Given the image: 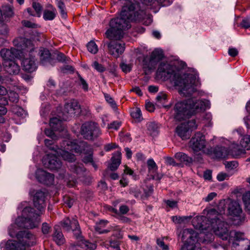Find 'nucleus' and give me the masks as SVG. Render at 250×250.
Segmentation results:
<instances>
[{
    "mask_svg": "<svg viewBox=\"0 0 250 250\" xmlns=\"http://www.w3.org/2000/svg\"><path fill=\"white\" fill-rule=\"evenodd\" d=\"M241 26L245 28H248L250 27V19L247 18L243 20L241 23Z\"/></svg>",
    "mask_w": 250,
    "mask_h": 250,
    "instance_id": "obj_64",
    "label": "nucleus"
},
{
    "mask_svg": "<svg viewBox=\"0 0 250 250\" xmlns=\"http://www.w3.org/2000/svg\"><path fill=\"white\" fill-rule=\"evenodd\" d=\"M14 226H11L9 229V235L13 237L16 236L18 242L9 241L6 246L10 250H23L25 247H30L35 245L37 243L36 237L29 231H20L16 233L14 230Z\"/></svg>",
    "mask_w": 250,
    "mask_h": 250,
    "instance_id": "obj_6",
    "label": "nucleus"
},
{
    "mask_svg": "<svg viewBox=\"0 0 250 250\" xmlns=\"http://www.w3.org/2000/svg\"><path fill=\"white\" fill-rule=\"evenodd\" d=\"M240 145L243 148L232 150V154L236 158L244 155L246 153V149L250 150V136H244L240 141Z\"/></svg>",
    "mask_w": 250,
    "mask_h": 250,
    "instance_id": "obj_20",
    "label": "nucleus"
},
{
    "mask_svg": "<svg viewBox=\"0 0 250 250\" xmlns=\"http://www.w3.org/2000/svg\"><path fill=\"white\" fill-rule=\"evenodd\" d=\"M93 66L99 72H103L105 69L102 64H99L97 62H94L93 63Z\"/></svg>",
    "mask_w": 250,
    "mask_h": 250,
    "instance_id": "obj_60",
    "label": "nucleus"
},
{
    "mask_svg": "<svg viewBox=\"0 0 250 250\" xmlns=\"http://www.w3.org/2000/svg\"><path fill=\"white\" fill-rule=\"evenodd\" d=\"M147 164L148 170L150 173H153L157 170V166L153 159H149L147 160Z\"/></svg>",
    "mask_w": 250,
    "mask_h": 250,
    "instance_id": "obj_39",
    "label": "nucleus"
},
{
    "mask_svg": "<svg viewBox=\"0 0 250 250\" xmlns=\"http://www.w3.org/2000/svg\"><path fill=\"white\" fill-rule=\"evenodd\" d=\"M50 126L55 130L62 131L63 130L62 120L57 117L52 118L50 119Z\"/></svg>",
    "mask_w": 250,
    "mask_h": 250,
    "instance_id": "obj_31",
    "label": "nucleus"
},
{
    "mask_svg": "<svg viewBox=\"0 0 250 250\" xmlns=\"http://www.w3.org/2000/svg\"><path fill=\"white\" fill-rule=\"evenodd\" d=\"M182 239L184 242L181 250H201L197 233L192 229H185L182 232Z\"/></svg>",
    "mask_w": 250,
    "mask_h": 250,
    "instance_id": "obj_9",
    "label": "nucleus"
},
{
    "mask_svg": "<svg viewBox=\"0 0 250 250\" xmlns=\"http://www.w3.org/2000/svg\"><path fill=\"white\" fill-rule=\"evenodd\" d=\"M13 44L15 47L11 49L3 48L1 50L0 54L3 60V62L11 61L15 58L21 59L25 51H31L33 49L32 42L27 39L18 37L13 41Z\"/></svg>",
    "mask_w": 250,
    "mask_h": 250,
    "instance_id": "obj_5",
    "label": "nucleus"
},
{
    "mask_svg": "<svg viewBox=\"0 0 250 250\" xmlns=\"http://www.w3.org/2000/svg\"><path fill=\"white\" fill-rule=\"evenodd\" d=\"M81 112L80 106L76 100H71L64 105L62 118L63 120H67L69 117L79 114Z\"/></svg>",
    "mask_w": 250,
    "mask_h": 250,
    "instance_id": "obj_16",
    "label": "nucleus"
},
{
    "mask_svg": "<svg viewBox=\"0 0 250 250\" xmlns=\"http://www.w3.org/2000/svg\"><path fill=\"white\" fill-rule=\"evenodd\" d=\"M21 23L23 25L28 28H36L38 27V24L26 20L22 21Z\"/></svg>",
    "mask_w": 250,
    "mask_h": 250,
    "instance_id": "obj_51",
    "label": "nucleus"
},
{
    "mask_svg": "<svg viewBox=\"0 0 250 250\" xmlns=\"http://www.w3.org/2000/svg\"><path fill=\"white\" fill-rule=\"evenodd\" d=\"M40 62L43 65H47L51 62V54L49 50L45 48H41L40 51Z\"/></svg>",
    "mask_w": 250,
    "mask_h": 250,
    "instance_id": "obj_26",
    "label": "nucleus"
},
{
    "mask_svg": "<svg viewBox=\"0 0 250 250\" xmlns=\"http://www.w3.org/2000/svg\"><path fill=\"white\" fill-rule=\"evenodd\" d=\"M210 104L208 100H197L193 98L178 101L174 106L172 115L175 120L181 121L189 118L197 112L209 108Z\"/></svg>",
    "mask_w": 250,
    "mask_h": 250,
    "instance_id": "obj_4",
    "label": "nucleus"
},
{
    "mask_svg": "<svg viewBox=\"0 0 250 250\" xmlns=\"http://www.w3.org/2000/svg\"><path fill=\"white\" fill-rule=\"evenodd\" d=\"M191 216H173L172 220L175 223H181L187 219H190Z\"/></svg>",
    "mask_w": 250,
    "mask_h": 250,
    "instance_id": "obj_48",
    "label": "nucleus"
},
{
    "mask_svg": "<svg viewBox=\"0 0 250 250\" xmlns=\"http://www.w3.org/2000/svg\"><path fill=\"white\" fill-rule=\"evenodd\" d=\"M147 129L151 135H156L158 134V126L154 123H149L147 124Z\"/></svg>",
    "mask_w": 250,
    "mask_h": 250,
    "instance_id": "obj_40",
    "label": "nucleus"
},
{
    "mask_svg": "<svg viewBox=\"0 0 250 250\" xmlns=\"http://www.w3.org/2000/svg\"><path fill=\"white\" fill-rule=\"evenodd\" d=\"M58 151H55L54 153H51L45 155L42 160V164L44 167L52 170H58L62 168V164L60 159L56 156V155H61L60 151H62L60 149H58Z\"/></svg>",
    "mask_w": 250,
    "mask_h": 250,
    "instance_id": "obj_10",
    "label": "nucleus"
},
{
    "mask_svg": "<svg viewBox=\"0 0 250 250\" xmlns=\"http://www.w3.org/2000/svg\"><path fill=\"white\" fill-rule=\"evenodd\" d=\"M156 74L164 81L169 80L172 84L178 87L181 96H190L196 90L195 86L198 85V80L195 75L185 74L168 63H161Z\"/></svg>",
    "mask_w": 250,
    "mask_h": 250,
    "instance_id": "obj_2",
    "label": "nucleus"
},
{
    "mask_svg": "<svg viewBox=\"0 0 250 250\" xmlns=\"http://www.w3.org/2000/svg\"><path fill=\"white\" fill-rule=\"evenodd\" d=\"M111 164L109 167L112 171H114L117 169L121 162V152L120 151L115 152L111 158Z\"/></svg>",
    "mask_w": 250,
    "mask_h": 250,
    "instance_id": "obj_27",
    "label": "nucleus"
},
{
    "mask_svg": "<svg viewBox=\"0 0 250 250\" xmlns=\"http://www.w3.org/2000/svg\"><path fill=\"white\" fill-rule=\"evenodd\" d=\"M129 210V208L127 206L122 205L120 207L119 213L122 215L125 214L128 212Z\"/></svg>",
    "mask_w": 250,
    "mask_h": 250,
    "instance_id": "obj_61",
    "label": "nucleus"
},
{
    "mask_svg": "<svg viewBox=\"0 0 250 250\" xmlns=\"http://www.w3.org/2000/svg\"><path fill=\"white\" fill-rule=\"evenodd\" d=\"M229 213L233 217L234 224L240 225L245 220V217L239 204L236 201H231L228 207Z\"/></svg>",
    "mask_w": 250,
    "mask_h": 250,
    "instance_id": "obj_14",
    "label": "nucleus"
},
{
    "mask_svg": "<svg viewBox=\"0 0 250 250\" xmlns=\"http://www.w3.org/2000/svg\"><path fill=\"white\" fill-rule=\"evenodd\" d=\"M54 229V232L52 235L53 240L58 245L63 244L65 242V239L59 226H55Z\"/></svg>",
    "mask_w": 250,
    "mask_h": 250,
    "instance_id": "obj_25",
    "label": "nucleus"
},
{
    "mask_svg": "<svg viewBox=\"0 0 250 250\" xmlns=\"http://www.w3.org/2000/svg\"><path fill=\"white\" fill-rule=\"evenodd\" d=\"M247 181L250 184V178L247 179ZM246 211L250 214V191L246 192L242 197Z\"/></svg>",
    "mask_w": 250,
    "mask_h": 250,
    "instance_id": "obj_32",
    "label": "nucleus"
},
{
    "mask_svg": "<svg viewBox=\"0 0 250 250\" xmlns=\"http://www.w3.org/2000/svg\"><path fill=\"white\" fill-rule=\"evenodd\" d=\"M111 164L109 167L112 171H114L117 169L121 162V152L120 151L115 152L111 158Z\"/></svg>",
    "mask_w": 250,
    "mask_h": 250,
    "instance_id": "obj_28",
    "label": "nucleus"
},
{
    "mask_svg": "<svg viewBox=\"0 0 250 250\" xmlns=\"http://www.w3.org/2000/svg\"><path fill=\"white\" fill-rule=\"evenodd\" d=\"M225 208L218 213L214 209H210L207 217L196 216L192 220L194 228L201 231L200 241L208 243L214 240L213 233L222 240H229L232 250H250V241L245 237L242 232L229 231V225L224 221L222 214Z\"/></svg>",
    "mask_w": 250,
    "mask_h": 250,
    "instance_id": "obj_1",
    "label": "nucleus"
},
{
    "mask_svg": "<svg viewBox=\"0 0 250 250\" xmlns=\"http://www.w3.org/2000/svg\"><path fill=\"white\" fill-rule=\"evenodd\" d=\"M57 5L60 9V13L62 18L65 19L67 14L65 10V6L62 0H56Z\"/></svg>",
    "mask_w": 250,
    "mask_h": 250,
    "instance_id": "obj_35",
    "label": "nucleus"
},
{
    "mask_svg": "<svg viewBox=\"0 0 250 250\" xmlns=\"http://www.w3.org/2000/svg\"><path fill=\"white\" fill-rule=\"evenodd\" d=\"M104 98L106 101L109 103L113 108H116V105L113 99L107 94H104Z\"/></svg>",
    "mask_w": 250,
    "mask_h": 250,
    "instance_id": "obj_55",
    "label": "nucleus"
},
{
    "mask_svg": "<svg viewBox=\"0 0 250 250\" xmlns=\"http://www.w3.org/2000/svg\"><path fill=\"white\" fill-rule=\"evenodd\" d=\"M96 248L95 244L90 243L83 239H80L77 245H72L69 248L70 250H81L80 248L86 250H94Z\"/></svg>",
    "mask_w": 250,
    "mask_h": 250,
    "instance_id": "obj_21",
    "label": "nucleus"
},
{
    "mask_svg": "<svg viewBox=\"0 0 250 250\" xmlns=\"http://www.w3.org/2000/svg\"><path fill=\"white\" fill-rule=\"evenodd\" d=\"M175 158L181 162L190 163L192 161V159L190 157L183 152L176 153Z\"/></svg>",
    "mask_w": 250,
    "mask_h": 250,
    "instance_id": "obj_34",
    "label": "nucleus"
},
{
    "mask_svg": "<svg viewBox=\"0 0 250 250\" xmlns=\"http://www.w3.org/2000/svg\"><path fill=\"white\" fill-rule=\"evenodd\" d=\"M120 67L124 72L127 73L131 71L132 65L130 64H127L125 62H122L120 64Z\"/></svg>",
    "mask_w": 250,
    "mask_h": 250,
    "instance_id": "obj_49",
    "label": "nucleus"
},
{
    "mask_svg": "<svg viewBox=\"0 0 250 250\" xmlns=\"http://www.w3.org/2000/svg\"><path fill=\"white\" fill-rule=\"evenodd\" d=\"M167 96L166 94L164 93H160L156 97V99L158 101L160 102H163L167 100Z\"/></svg>",
    "mask_w": 250,
    "mask_h": 250,
    "instance_id": "obj_63",
    "label": "nucleus"
},
{
    "mask_svg": "<svg viewBox=\"0 0 250 250\" xmlns=\"http://www.w3.org/2000/svg\"><path fill=\"white\" fill-rule=\"evenodd\" d=\"M121 125V122L119 121H114L108 125V129H114L117 130Z\"/></svg>",
    "mask_w": 250,
    "mask_h": 250,
    "instance_id": "obj_53",
    "label": "nucleus"
},
{
    "mask_svg": "<svg viewBox=\"0 0 250 250\" xmlns=\"http://www.w3.org/2000/svg\"><path fill=\"white\" fill-rule=\"evenodd\" d=\"M130 114L133 118L137 120L138 121H140L143 119L141 111L139 108L136 107L133 108L131 110Z\"/></svg>",
    "mask_w": 250,
    "mask_h": 250,
    "instance_id": "obj_36",
    "label": "nucleus"
},
{
    "mask_svg": "<svg viewBox=\"0 0 250 250\" xmlns=\"http://www.w3.org/2000/svg\"><path fill=\"white\" fill-rule=\"evenodd\" d=\"M79 78L80 80V84L82 86V88L84 91H87L88 89V84L81 76H79Z\"/></svg>",
    "mask_w": 250,
    "mask_h": 250,
    "instance_id": "obj_54",
    "label": "nucleus"
},
{
    "mask_svg": "<svg viewBox=\"0 0 250 250\" xmlns=\"http://www.w3.org/2000/svg\"><path fill=\"white\" fill-rule=\"evenodd\" d=\"M176 133L183 140H186L189 138L191 132L185 124H182L178 125L176 129Z\"/></svg>",
    "mask_w": 250,
    "mask_h": 250,
    "instance_id": "obj_24",
    "label": "nucleus"
},
{
    "mask_svg": "<svg viewBox=\"0 0 250 250\" xmlns=\"http://www.w3.org/2000/svg\"><path fill=\"white\" fill-rule=\"evenodd\" d=\"M3 15L5 17H11L14 15L13 8L10 6L5 5L2 7Z\"/></svg>",
    "mask_w": 250,
    "mask_h": 250,
    "instance_id": "obj_38",
    "label": "nucleus"
},
{
    "mask_svg": "<svg viewBox=\"0 0 250 250\" xmlns=\"http://www.w3.org/2000/svg\"><path fill=\"white\" fill-rule=\"evenodd\" d=\"M189 146L194 152L202 151L208 154L212 153L211 151L204 150L206 146V142L205 136L200 132L196 133L191 138Z\"/></svg>",
    "mask_w": 250,
    "mask_h": 250,
    "instance_id": "obj_12",
    "label": "nucleus"
},
{
    "mask_svg": "<svg viewBox=\"0 0 250 250\" xmlns=\"http://www.w3.org/2000/svg\"><path fill=\"white\" fill-rule=\"evenodd\" d=\"M12 111L17 116L22 118L25 117L27 115L26 112L23 108L17 105L13 107Z\"/></svg>",
    "mask_w": 250,
    "mask_h": 250,
    "instance_id": "obj_37",
    "label": "nucleus"
},
{
    "mask_svg": "<svg viewBox=\"0 0 250 250\" xmlns=\"http://www.w3.org/2000/svg\"><path fill=\"white\" fill-rule=\"evenodd\" d=\"M23 15L24 18H28L29 16H35L36 14L34 13L31 8H28L26 9V11H24Z\"/></svg>",
    "mask_w": 250,
    "mask_h": 250,
    "instance_id": "obj_56",
    "label": "nucleus"
},
{
    "mask_svg": "<svg viewBox=\"0 0 250 250\" xmlns=\"http://www.w3.org/2000/svg\"><path fill=\"white\" fill-rule=\"evenodd\" d=\"M70 170L76 174L78 178L84 176L85 168L82 164L77 163L70 166Z\"/></svg>",
    "mask_w": 250,
    "mask_h": 250,
    "instance_id": "obj_30",
    "label": "nucleus"
},
{
    "mask_svg": "<svg viewBox=\"0 0 250 250\" xmlns=\"http://www.w3.org/2000/svg\"><path fill=\"white\" fill-rule=\"evenodd\" d=\"M8 33V28L7 25L4 23L1 20L0 21V34L6 35Z\"/></svg>",
    "mask_w": 250,
    "mask_h": 250,
    "instance_id": "obj_46",
    "label": "nucleus"
},
{
    "mask_svg": "<svg viewBox=\"0 0 250 250\" xmlns=\"http://www.w3.org/2000/svg\"><path fill=\"white\" fill-rule=\"evenodd\" d=\"M162 53L161 50L158 49L154 50L151 53V60H159L162 58Z\"/></svg>",
    "mask_w": 250,
    "mask_h": 250,
    "instance_id": "obj_45",
    "label": "nucleus"
},
{
    "mask_svg": "<svg viewBox=\"0 0 250 250\" xmlns=\"http://www.w3.org/2000/svg\"><path fill=\"white\" fill-rule=\"evenodd\" d=\"M157 244L159 246V250H169L168 246L166 244L162 239H158Z\"/></svg>",
    "mask_w": 250,
    "mask_h": 250,
    "instance_id": "obj_47",
    "label": "nucleus"
},
{
    "mask_svg": "<svg viewBox=\"0 0 250 250\" xmlns=\"http://www.w3.org/2000/svg\"><path fill=\"white\" fill-rule=\"evenodd\" d=\"M9 100L14 103H16L18 101V95L14 92H10L8 94Z\"/></svg>",
    "mask_w": 250,
    "mask_h": 250,
    "instance_id": "obj_52",
    "label": "nucleus"
},
{
    "mask_svg": "<svg viewBox=\"0 0 250 250\" xmlns=\"http://www.w3.org/2000/svg\"><path fill=\"white\" fill-rule=\"evenodd\" d=\"M229 150L227 148L223 146H217L212 151L214 156L218 159H222L226 157L229 154Z\"/></svg>",
    "mask_w": 250,
    "mask_h": 250,
    "instance_id": "obj_29",
    "label": "nucleus"
},
{
    "mask_svg": "<svg viewBox=\"0 0 250 250\" xmlns=\"http://www.w3.org/2000/svg\"><path fill=\"white\" fill-rule=\"evenodd\" d=\"M225 166L227 168L232 169L237 167L238 163L236 161H230L227 162Z\"/></svg>",
    "mask_w": 250,
    "mask_h": 250,
    "instance_id": "obj_58",
    "label": "nucleus"
},
{
    "mask_svg": "<svg viewBox=\"0 0 250 250\" xmlns=\"http://www.w3.org/2000/svg\"><path fill=\"white\" fill-rule=\"evenodd\" d=\"M123 36L119 39H110L111 41L107 43L109 53L115 58H118L125 51V44L124 42L118 41Z\"/></svg>",
    "mask_w": 250,
    "mask_h": 250,
    "instance_id": "obj_15",
    "label": "nucleus"
},
{
    "mask_svg": "<svg viewBox=\"0 0 250 250\" xmlns=\"http://www.w3.org/2000/svg\"><path fill=\"white\" fill-rule=\"evenodd\" d=\"M32 7L35 10L37 16L39 17H41L42 9L41 4L39 2L34 1L32 3Z\"/></svg>",
    "mask_w": 250,
    "mask_h": 250,
    "instance_id": "obj_43",
    "label": "nucleus"
},
{
    "mask_svg": "<svg viewBox=\"0 0 250 250\" xmlns=\"http://www.w3.org/2000/svg\"><path fill=\"white\" fill-rule=\"evenodd\" d=\"M166 163L167 165L176 166L177 164L175 162L174 159L171 157H167L165 158Z\"/></svg>",
    "mask_w": 250,
    "mask_h": 250,
    "instance_id": "obj_62",
    "label": "nucleus"
},
{
    "mask_svg": "<svg viewBox=\"0 0 250 250\" xmlns=\"http://www.w3.org/2000/svg\"><path fill=\"white\" fill-rule=\"evenodd\" d=\"M83 153L87 155L83 158V161L85 164L91 163L93 167L96 168L97 166L93 161L92 148L91 147V150H85Z\"/></svg>",
    "mask_w": 250,
    "mask_h": 250,
    "instance_id": "obj_33",
    "label": "nucleus"
},
{
    "mask_svg": "<svg viewBox=\"0 0 250 250\" xmlns=\"http://www.w3.org/2000/svg\"><path fill=\"white\" fill-rule=\"evenodd\" d=\"M43 13V18L45 21H52L57 15V10L52 5L48 4L46 6Z\"/></svg>",
    "mask_w": 250,
    "mask_h": 250,
    "instance_id": "obj_23",
    "label": "nucleus"
},
{
    "mask_svg": "<svg viewBox=\"0 0 250 250\" xmlns=\"http://www.w3.org/2000/svg\"><path fill=\"white\" fill-rule=\"evenodd\" d=\"M107 221H102L100 222L99 225H97L95 229L96 230L99 232V233H106L107 232V230L104 229L102 230L100 228L101 227H104L105 225V224L107 223Z\"/></svg>",
    "mask_w": 250,
    "mask_h": 250,
    "instance_id": "obj_50",
    "label": "nucleus"
},
{
    "mask_svg": "<svg viewBox=\"0 0 250 250\" xmlns=\"http://www.w3.org/2000/svg\"><path fill=\"white\" fill-rule=\"evenodd\" d=\"M40 222V213H36L33 208L26 207L22 210L21 215L16 219L15 225L21 228L32 229L37 227Z\"/></svg>",
    "mask_w": 250,
    "mask_h": 250,
    "instance_id": "obj_8",
    "label": "nucleus"
},
{
    "mask_svg": "<svg viewBox=\"0 0 250 250\" xmlns=\"http://www.w3.org/2000/svg\"><path fill=\"white\" fill-rule=\"evenodd\" d=\"M35 47L33 44V49L31 51H25L22 57L20 59L21 61V65L23 69L28 72H32L37 69V65L35 59Z\"/></svg>",
    "mask_w": 250,
    "mask_h": 250,
    "instance_id": "obj_11",
    "label": "nucleus"
},
{
    "mask_svg": "<svg viewBox=\"0 0 250 250\" xmlns=\"http://www.w3.org/2000/svg\"><path fill=\"white\" fill-rule=\"evenodd\" d=\"M134 9L133 3H129L123 7L120 17L110 21V28L106 32L107 38L119 39L123 36V30L130 27V21L136 20Z\"/></svg>",
    "mask_w": 250,
    "mask_h": 250,
    "instance_id": "obj_3",
    "label": "nucleus"
},
{
    "mask_svg": "<svg viewBox=\"0 0 250 250\" xmlns=\"http://www.w3.org/2000/svg\"><path fill=\"white\" fill-rule=\"evenodd\" d=\"M183 124L186 125L187 127L189 129L190 132L193 130L196 129L197 127V125L195 120H191Z\"/></svg>",
    "mask_w": 250,
    "mask_h": 250,
    "instance_id": "obj_44",
    "label": "nucleus"
},
{
    "mask_svg": "<svg viewBox=\"0 0 250 250\" xmlns=\"http://www.w3.org/2000/svg\"><path fill=\"white\" fill-rule=\"evenodd\" d=\"M61 150L62 153L61 151L60 152L64 160L72 162L76 160L75 156L69 152L68 150L77 153H81L86 150H91V146L84 141L67 140L63 141L62 143Z\"/></svg>",
    "mask_w": 250,
    "mask_h": 250,
    "instance_id": "obj_7",
    "label": "nucleus"
},
{
    "mask_svg": "<svg viewBox=\"0 0 250 250\" xmlns=\"http://www.w3.org/2000/svg\"><path fill=\"white\" fill-rule=\"evenodd\" d=\"M81 134L86 139L91 140L101 134L97 124L95 123H85L81 127Z\"/></svg>",
    "mask_w": 250,
    "mask_h": 250,
    "instance_id": "obj_13",
    "label": "nucleus"
},
{
    "mask_svg": "<svg viewBox=\"0 0 250 250\" xmlns=\"http://www.w3.org/2000/svg\"><path fill=\"white\" fill-rule=\"evenodd\" d=\"M3 65L6 71L10 74L16 75L20 72V66L14 60L3 62Z\"/></svg>",
    "mask_w": 250,
    "mask_h": 250,
    "instance_id": "obj_22",
    "label": "nucleus"
},
{
    "mask_svg": "<svg viewBox=\"0 0 250 250\" xmlns=\"http://www.w3.org/2000/svg\"><path fill=\"white\" fill-rule=\"evenodd\" d=\"M36 176L38 180L45 185H52L54 184V176L42 169H38L36 172Z\"/></svg>",
    "mask_w": 250,
    "mask_h": 250,
    "instance_id": "obj_18",
    "label": "nucleus"
},
{
    "mask_svg": "<svg viewBox=\"0 0 250 250\" xmlns=\"http://www.w3.org/2000/svg\"><path fill=\"white\" fill-rule=\"evenodd\" d=\"M45 193L41 190H38L33 195V203L35 207L42 213L45 207Z\"/></svg>",
    "mask_w": 250,
    "mask_h": 250,
    "instance_id": "obj_19",
    "label": "nucleus"
},
{
    "mask_svg": "<svg viewBox=\"0 0 250 250\" xmlns=\"http://www.w3.org/2000/svg\"><path fill=\"white\" fill-rule=\"evenodd\" d=\"M61 226L63 229L67 231H72L77 238L81 235V231L78 221L74 218L70 219L67 217L64 218L61 222Z\"/></svg>",
    "mask_w": 250,
    "mask_h": 250,
    "instance_id": "obj_17",
    "label": "nucleus"
},
{
    "mask_svg": "<svg viewBox=\"0 0 250 250\" xmlns=\"http://www.w3.org/2000/svg\"><path fill=\"white\" fill-rule=\"evenodd\" d=\"M44 143L45 146L49 148V149L53 151L52 153H54L55 151H58V149L61 148H58L57 146H55L53 144V141L51 140L45 139L44 140Z\"/></svg>",
    "mask_w": 250,
    "mask_h": 250,
    "instance_id": "obj_42",
    "label": "nucleus"
},
{
    "mask_svg": "<svg viewBox=\"0 0 250 250\" xmlns=\"http://www.w3.org/2000/svg\"><path fill=\"white\" fill-rule=\"evenodd\" d=\"M6 112V108L4 106L0 105V123H2L4 122V119L2 116L5 115Z\"/></svg>",
    "mask_w": 250,
    "mask_h": 250,
    "instance_id": "obj_59",
    "label": "nucleus"
},
{
    "mask_svg": "<svg viewBox=\"0 0 250 250\" xmlns=\"http://www.w3.org/2000/svg\"><path fill=\"white\" fill-rule=\"evenodd\" d=\"M51 227L46 223H43L42 225V232L44 234H46L49 233Z\"/></svg>",
    "mask_w": 250,
    "mask_h": 250,
    "instance_id": "obj_57",
    "label": "nucleus"
},
{
    "mask_svg": "<svg viewBox=\"0 0 250 250\" xmlns=\"http://www.w3.org/2000/svg\"><path fill=\"white\" fill-rule=\"evenodd\" d=\"M87 48L88 51L92 54H96L98 51V48L94 42L91 41L87 45Z\"/></svg>",
    "mask_w": 250,
    "mask_h": 250,
    "instance_id": "obj_41",
    "label": "nucleus"
}]
</instances>
